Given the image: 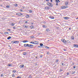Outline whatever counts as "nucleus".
Listing matches in <instances>:
<instances>
[{"instance_id": "nucleus-20", "label": "nucleus", "mask_w": 78, "mask_h": 78, "mask_svg": "<svg viewBox=\"0 0 78 78\" xmlns=\"http://www.w3.org/2000/svg\"><path fill=\"white\" fill-rule=\"evenodd\" d=\"M27 52H24V53H23V55H27Z\"/></svg>"}, {"instance_id": "nucleus-55", "label": "nucleus", "mask_w": 78, "mask_h": 78, "mask_svg": "<svg viewBox=\"0 0 78 78\" xmlns=\"http://www.w3.org/2000/svg\"><path fill=\"white\" fill-rule=\"evenodd\" d=\"M7 30H8V31H11V29H8Z\"/></svg>"}, {"instance_id": "nucleus-22", "label": "nucleus", "mask_w": 78, "mask_h": 78, "mask_svg": "<svg viewBox=\"0 0 78 78\" xmlns=\"http://www.w3.org/2000/svg\"><path fill=\"white\" fill-rule=\"evenodd\" d=\"M56 2L58 3V2H60V1L59 0H55Z\"/></svg>"}, {"instance_id": "nucleus-53", "label": "nucleus", "mask_w": 78, "mask_h": 78, "mask_svg": "<svg viewBox=\"0 0 78 78\" xmlns=\"http://www.w3.org/2000/svg\"><path fill=\"white\" fill-rule=\"evenodd\" d=\"M20 11L21 12H22L23 10H22V9H20Z\"/></svg>"}, {"instance_id": "nucleus-41", "label": "nucleus", "mask_w": 78, "mask_h": 78, "mask_svg": "<svg viewBox=\"0 0 78 78\" xmlns=\"http://www.w3.org/2000/svg\"><path fill=\"white\" fill-rule=\"evenodd\" d=\"M15 6H17V4H15Z\"/></svg>"}, {"instance_id": "nucleus-9", "label": "nucleus", "mask_w": 78, "mask_h": 78, "mask_svg": "<svg viewBox=\"0 0 78 78\" xmlns=\"http://www.w3.org/2000/svg\"><path fill=\"white\" fill-rule=\"evenodd\" d=\"M64 19H65V20H68L69 19V17H64Z\"/></svg>"}, {"instance_id": "nucleus-64", "label": "nucleus", "mask_w": 78, "mask_h": 78, "mask_svg": "<svg viewBox=\"0 0 78 78\" xmlns=\"http://www.w3.org/2000/svg\"><path fill=\"white\" fill-rule=\"evenodd\" d=\"M77 47H78V46H77Z\"/></svg>"}, {"instance_id": "nucleus-16", "label": "nucleus", "mask_w": 78, "mask_h": 78, "mask_svg": "<svg viewBox=\"0 0 78 78\" xmlns=\"http://www.w3.org/2000/svg\"><path fill=\"white\" fill-rule=\"evenodd\" d=\"M8 66H9V67H12V64H8Z\"/></svg>"}, {"instance_id": "nucleus-62", "label": "nucleus", "mask_w": 78, "mask_h": 78, "mask_svg": "<svg viewBox=\"0 0 78 78\" xmlns=\"http://www.w3.org/2000/svg\"><path fill=\"white\" fill-rule=\"evenodd\" d=\"M76 19H78V17Z\"/></svg>"}, {"instance_id": "nucleus-42", "label": "nucleus", "mask_w": 78, "mask_h": 78, "mask_svg": "<svg viewBox=\"0 0 78 78\" xmlns=\"http://www.w3.org/2000/svg\"><path fill=\"white\" fill-rule=\"evenodd\" d=\"M62 66H64V63H62Z\"/></svg>"}, {"instance_id": "nucleus-30", "label": "nucleus", "mask_w": 78, "mask_h": 78, "mask_svg": "<svg viewBox=\"0 0 78 78\" xmlns=\"http://www.w3.org/2000/svg\"><path fill=\"white\" fill-rule=\"evenodd\" d=\"M23 27L24 28H28V26L26 25H24Z\"/></svg>"}, {"instance_id": "nucleus-35", "label": "nucleus", "mask_w": 78, "mask_h": 78, "mask_svg": "<svg viewBox=\"0 0 78 78\" xmlns=\"http://www.w3.org/2000/svg\"><path fill=\"white\" fill-rule=\"evenodd\" d=\"M14 41H11V44H14Z\"/></svg>"}, {"instance_id": "nucleus-32", "label": "nucleus", "mask_w": 78, "mask_h": 78, "mask_svg": "<svg viewBox=\"0 0 78 78\" xmlns=\"http://www.w3.org/2000/svg\"><path fill=\"white\" fill-rule=\"evenodd\" d=\"M75 73V71H74V72L73 71L72 72V73L71 74V75H73V74H74V73Z\"/></svg>"}, {"instance_id": "nucleus-27", "label": "nucleus", "mask_w": 78, "mask_h": 78, "mask_svg": "<svg viewBox=\"0 0 78 78\" xmlns=\"http://www.w3.org/2000/svg\"><path fill=\"white\" fill-rule=\"evenodd\" d=\"M12 72H13L14 73H16V70L14 69L12 71Z\"/></svg>"}, {"instance_id": "nucleus-63", "label": "nucleus", "mask_w": 78, "mask_h": 78, "mask_svg": "<svg viewBox=\"0 0 78 78\" xmlns=\"http://www.w3.org/2000/svg\"><path fill=\"white\" fill-rule=\"evenodd\" d=\"M73 64H74V63H73Z\"/></svg>"}, {"instance_id": "nucleus-54", "label": "nucleus", "mask_w": 78, "mask_h": 78, "mask_svg": "<svg viewBox=\"0 0 78 78\" xmlns=\"http://www.w3.org/2000/svg\"><path fill=\"white\" fill-rule=\"evenodd\" d=\"M1 76H3V74H1Z\"/></svg>"}, {"instance_id": "nucleus-31", "label": "nucleus", "mask_w": 78, "mask_h": 78, "mask_svg": "<svg viewBox=\"0 0 78 78\" xmlns=\"http://www.w3.org/2000/svg\"><path fill=\"white\" fill-rule=\"evenodd\" d=\"M67 43H69V44L70 43V41H69V40H67Z\"/></svg>"}, {"instance_id": "nucleus-50", "label": "nucleus", "mask_w": 78, "mask_h": 78, "mask_svg": "<svg viewBox=\"0 0 78 78\" xmlns=\"http://www.w3.org/2000/svg\"><path fill=\"white\" fill-rule=\"evenodd\" d=\"M12 77H13V76H14V75L12 74Z\"/></svg>"}, {"instance_id": "nucleus-57", "label": "nucleus", "mask_w": 78, "mask_h": 78, "mask_svg": "<svg viewBox=\"0 0 78 78\" xmlns=\"http://www.w3.org/2000/svg\"><path fill=\"white\" fill-rule=\"evenodd\" d=\"M73 68L74 69H75V68H76L75 66H73Z\"/></svg>"}, {"instance_id": "nucleus-37", "label": "nucleus", "mask_w": 78, "mask_h": 78, "mask_svg": "<svg viewBox=\"0 0 78 78\" xmlns=\"http://www.w3.org/2000/svg\"><path fill=\"white\" fill-rule=\"evenodd\" d=\"M29 11L30 12H32V11L31 10H29Z\"/></svg>"}, {"instance_id": "nucleus-58", "label": "nucleus", "mask_w": 78, "mask_h": 78, "mask_svg": "<svg viewBox=\"0 0 78 78\" xmlns=\"http://www.w3.org/2000/svg\"><path fill=\"white\" fill-rule=\"evenodd\" d=\"M46 1H47V2H48V1H49V0H46Z\"/></svg>"}, {"instance_id": "nucleus-5", "label": "nucleus", "mask_w": 78, "mask_h": 78, "mask_svg": "<svg viewBox=\"0 0 78 78\" xmlns=\"http://www.w3.org/2000/svg\"><path fill=\"white\" fill-rule=\"evenodd\" d=\"M49 18H50L51 19H55V17H53V16H49Z\"/></svg>"}, {"instance_id": "nucleus-13", "label": "nucleus", "mask_w": 78, "mask_h": 78, "mask_svg": "<svg viewBox=\"0 0 78 78\" xmlns=\"http://www.w3.org/2000/svg\"><path fill=\"white\" fill-rule=\"evenodd\" d=\"M73 46L74 47H76H76H78V45L74 44L73 45Z\"/></svg>"}, {"instance_id": "nucleus-44", "label": "nucleus", "mask_w": 78, "mask_h": 78, "mask_svg": "<svg viewBox=\"0 0 78 78\" xmlns=\"http://www.w3.org/2000/svg\"><path fill=\"white\" fill-rule=\"evenodd\" d=\"M42 27L44 28H45V25H43V26H42Z\"/></svg>"}, {"instance_id": "nucleus-24", "label": "nucleus", "mask_w": 78, "mask_h": 78, "mask_svg": "<svg viewBox=\"0 0 78 78\" xmlns=\"http://www.w3.org/2000/svg\"><path fill=\"white\" fill-rule=\"evenodd\" d=\"M46 31L48 32L50 31V30H49V29H48L46 30Z\"/></svg>"}, {"instance_id": "nucleus-34", "label": "nucleus", "mask_w": 78, "mask_h": 78, "mask_svg": "<svg viewBox=\"0 0 78 78\" xmlns=\"http://www.w3.org/2000/svg\"><path fill=\"white\" fill-rule=\"evenodd\" d=\"M6 8H9V5L6 6Z\"/></svg>"}, {"instance_id": "nucleus-19", "label": "nucleus", "mask_w": 78, "mask_h": 78, "mask_svg": "<svg viewBox=\"0 0 78 78\" xmlns=\"http://www.w3.org/2000/svg\"><path fill=\"white\" fill-rule=\"evenodd\" d=\"M45 48H47V49H49V48H50L49 47L47 46H45Z\"/></svg>"}, {"instance_id": "nucleus-48", "label": "nucleus", "mask_w": 78, "mask_h": 78, "mask_svg": "<svg viewBox=\"0 0 78 78\" xmlns=\"http://www.w3.org/2000/svg\"><path fill=\"white\" fill-rule=\"evenodd\" d=\"M47 55H49V52H47Z\"/></svg>"}, {"instance_id": "nucleus-28", "label": "nucleus", "mask_w": 78, "mask_h": 78, "mask_svg": "<svg viewBox=\"0 0 78 78\" xmlns=\"http://www.w3.org/2000/svg\"><path fill=\"white\" fill-rule=\"evenodd\" d=\"M71 39H74V37H73V36H72L71 37Z\"/></svg>"}, {"instance_id": "nucleus-2", "label": "nucleus", "mask_w": 78, "mask_h": 78, "mask_svg": "<svg viewBox=\"0 0 78 78\" xmlns=\"http://www.w3.org/2000/svg\"><path fill=\"white\" fill-rule=\"evenodd\" d=\"M16 15H17V16H22V15H23V14H22V13H21L17 12L16 13Z\"/></svg>"}, {"instance_id": "nucleus-25", "label": "nucleus", "mask_w": 78, "mask_h": 78, "mask_svg": "<svg viewBox=\"0 0 78 78\" xmlns=\"http://www.w3.org/2000/svg\"><path fill=\"white\" fill-rule=\"evenodd\" d=\"M30 28H31V29H33V28H34V26H30Z\"/></svg>"}, {"instance_id": "nucleus-3", "label": "nucleus", "mask_w": 78, "mask_h": 78, "mask_svg": "<svg viewBox=\"0 0 78 78\" xmlns=\"http://www.w3.org/2000/svg\"><path fill=\"white\" fill-rule=\"evenodd\" d=\"M24 46L25 47H29V44H24Z\"/></svg>"}, {"instance_id": "nucleus-8", "label": "nucleus", "mask_w": 78, "mask_h": 78, "mask_svg": "<svg viewBox=\"0 0 78 78\" xmlns=\"http://www.w3.org/2000/svg\"><path fill=\"white\" fill-rule=\"evenodd\" d=\"M30 44H37V43H35L34 42H30Z\"/></svg>"}, {"instance_id": "nucleus-21", "label": "nucleus", "mask_w": 78, "mask_h": 78, "mask_svg": "<svg viewBox=\"0 0 78 78\" xmlns=\"http://www.w3.org/2000/svg\"><path fill=\"white\" fill-rule=\"evenodd\" d=\"M61 41L62 42H63L64 43V41H65V39H62L61 40Z\"/></svg>"}, {"instance_id": "nucleus-4", "label": "nucleus", "mask_w": 78, "mask_h": 78, "mask_svg": "<svg viewBox=\"0 0 78 78\" xmlns=\"http://www.w3.org/2000/svg\"><path fill=\"white\" fill-rule=\"evenodd\" d=\"M34 46L32 44H29V48H33Z\"/></svg>"}, {"instance_id": "nucleus-26", "label": "nucleus", "mask_w": 78, "mask_h": 78, "mask_svg": "<svg viewBox=\"0 0 78 78\" xmlns=\"http://www.w3.org/2000/svg\"><path fill=\"white\" fill-rule=\"evenodd\" d=\"M10 25H11V26H14V23H12L10 24Z\"/></svg>"}, {"instance_id": "nucleus-15", "label": "nucleus", "mask_w": 78, "mask_h": 78, "mask_svg": "<svg viewBox=\"0 0 78 78\" xmlns=\"http://www.w3.org/2000/svg\"><path fill=\"white\" fill-rule=\"evenodd\" d=\"M67 40H65V41L63 42V43H64V44H67Z\"/></svg>"}, {"instance_id": "nucleus-43", "label": "nucleus", "mask_w": 78, "mask_h": 78, "mask_svg": "<svg viewBox=\"0 0 78 78\" xmlns=\"http://www.w3.org/2000/svg\"><path fill=\"white\" fill-rule=\"evenodd\" d=\"M59 72H62V70L61 69L59 70Z\"/></svg>"}, {"instance_id": "nucleus-1", "label": "nucleus", "mask_w": 78, "mask_h": 78, "mask_svg": "<svg viewBox=\"0 0 78 78\" xmlns=\"http://www.w3.org/2000/svg\"><path fill=\"white\" fill-rule=\"evenodd\" d=\"M47 5L48 6H51V7H53V4L51 3L48 2L47 3Z\"/></svg>"}, {"instance_id": "nucleus-60", "label": "nucleus", "mask_w": 78, "mask_h": 78, "mask_svg": "<svg viewBox=\"0 0 78 78\" xmlns=\"http://www.w3.org/2000/svg\"><path fill=\"white\" fill-rule=\"evenodd\" d=\"M69 30H71V29L70 28H69Z\"/></svg>"}, {"instance_id": "nucleus-29", "label": "nucleus", "mask_w": 78, "mask_h": 78, "mask_svg": "<svg viewBox=\"0 0 78 78\" xmlns=\"http://www.w3.org/2000/svg\"><path fill=\"white\" fill-rule=\"evenodd\" d=\"M5 34H9V33L8 32H5Z\"/></svg>"}, {"instance_id": "nucleus-61", "label": "nucleus", "mask_w": 78, "mask_h": 78, "mask_svg": "<svg viewBox=\"0 0 78 78\" xmlns=\"http://www.w3.org/2000/svg\"><path fill=\"white\" fill-rule=\"evenodd\" d=\"M31 25H33V23H31Z\"/></svg>"}, {"instance_id": "nucleus-46", "label": "nucleus", "mask_w": 78, "mask_h": 78, "mask_svg": "<svg viewBox=\"0 0 78 78\" xmlns=\"http://www.w3.org/2000/svg\"><path fill=\"white\" fill-rule=\"evenodd\" d=\"M31 38H34V36H31Z\"/></svg>"}, {"instance_id": "nucleus-45", "label": "nucleus", "mask_w": 78, "mask_h": 78, "mask_svg": "<svg viewBox=\"0 0 78 78\" xmlns=\"http://www.w3.org/2000/svg\"><path fill=\"white\" fill-rule=\"evenodd\" d=\"M41 46H38V48H41Z\"/></svg>"}, {"instance_id": "nucleus-11", "label": "nucleus", "mask_w": 78, "mask_h": 78, "mask_svg": "<svg viewBox=\"0 0 78 78\" xmlns=\"http://www.w3.org/2000/svg\"><path fill=\"white\" fill-rule=\"evenodd\" d=\"M44 9H49V7L48 6H47L45 7Z\"/></svg>"}, {"instance_id": "nucleus-12", "label": "nucleus", "mask_w": 78, "mask_h": 78, "mask_svg": "<svg viewBox=\"0 0 78 78\" xmlns=\"http://www.w3.org/2000/svg\"><path fill=\"white\" fill-rule=\"evenodd\" d=\"M20 68H23L24 67V65H22L20 66Z\"/></svg>"}, {"instance_id": "nucleus-36", "label": "nucleus", "mask_w": 78, "mask_h": 78, "mask_svg": "<svg viewBox=\"0 0 78 78\" xmlns=\"http://www.w3.org/2000/svg\"><path fill=\"white\" fill-rule=\"evenodd\" d=\"M42 56H43V55H40V58H42Z\"/></svg>"}, {"instance_id": "nucleus-10", "label": "nucleus", "mask_w": 78, "mask_h": 78, "mask_svg": "<svg viewBox=\"0 0 78 78\" xmlns=\"http://www.w3.org/2000/svg\"><path fill=\"white\" fill-rule=\"evenodd\" d=\"M23 43H26V42H28V41L27 40H25L23 41Z\"/></svg>"}, {"instance_id": "nucleus-23", "label": "nucleus", "mask_w": 78, "mask_h": 78, "mask_svg": "<svg viewBox=\"0 0 78 78\" xmlns=\"http://www.w3.org/2000/svg\"><path fill=\"white\" fill-rule=\"evenodd\" d=\"M40 46H41V47H42V46H43V45H44V44L42 43H40Z\"/></svg>"}, {"instance_id": "nucleus-52", "label": "nucleus", "mask_w": 78, "mask_h": 78, "mask_svg": "<svg viewBox=\"0 0 78 78\" xmlns=\"http://www.w3.org/2000/svg\"><path fill=\"white\" fill-rule=\"evenodd\" d=\"M13 29H16V28H15V27H13Z\"/></svg>"}, {"instance_id": "nucleus-38", "label": "nucleus", "mask_w": 78, "mask_h": 78, "mask_svg": "<svg viewBox=\"0 0 78 78\" xmlns=\"http://www.w3.org/2000/svg\"><path fill=\"white\" fill-rule=\"evenodd\" d=\"M56 62H58V59H56L55 61Z\"/></svg>"}, {"instance_id": "nucleus-59", "label": "nucleus", "mask_w": 78, "mask_h": 78, "mask_svg": "<svg viewBox=\"0 0 78 78\" xmlns=\"http://www.w3.org/2000/svg\"><path fill=\"white\" fill-rule=\"evenodd\" d=\"M22 8H25V7H23V6Z\"/></svg>"}, {"instance_id": "nucleus-47", "label": "nucleus", "mask_w": 78, "mask_h": 78, "mask_svg": "<svg viewBox=\"0 0 78 78\" xmlns=\"http://www.w3.org/2000/svg\"><path fill=\"white\" fill-rule=\"evenodd\" d=\"M25 23H28V22H27V21H26Z\"/></svg>"}, {"instance_id": "nucleus-56", "label": "nucleus", "mask_w": 78, "mask_h": 78, "mask_svg": "<svg viewBox=\"0 0 78 78\" xmlns=\"http://www.w3.org/2000/svg\"><path fill=\"white\" fill-rule=\"evenodd\" d=\"M64 51H66L67 50H66V49H64Z\"/></svg>"}, {"instance_id": "nucleus-7", "label": "nucleus", "mask_w": 78, "mask_h": 78, "mask_svg": "<svg viewBox=\"0 0 78 78\" xmlns=\"http://www.w3.org/2000/svg\"><path fill=\"white\" fill-rule=\"evenodd\" d=\"M19 42L18 41H14V44H19Z\"/></svg>"}, {"instance_id": "nucleus-33", "label": "nucleus", "mask_w": 78, "mask_h": 78, "mask_svg": "<svg viewBox=\"0 0 78 78\" xmlns=\"http://www.w3.org/2000/svg\"><path fill=\"white\" fill-rule=\"evenodd\" d=\"M69 75V73H66V76H68Z\"/></svg>"}, {"instance_id": "nucleus-14", "label": "nucleus", "mask_w": 78, "mask_h": 78, "mask_svg": "<svg viewBox=\"0 0 78 78\" xmlns=\"http://www.w3.org/2000/svg\"><path fill=\"white\" fill-rule=\"evenodd\" d=\"M11 38H12L11 37L9 36L7 37V39H8V40H9V39H11Z\"/></svg>"}, {"instance_id": "nucleus-40", "label": "nucleus", "mask_w": 78, "mask_h": 78, "mask_svg": "<svg viewBox=\"0 0 78 78\" xmlns=\"http://www.w3.org/2000/svg\"><path fill=\"white\" fill-rule=\"evenodd\" d=\"M31 75H30V76H29L28 77V78H31Z\"/></svg>"}, {"instance_id": "nucleus-17", "label": "nucleus", "mask_w": 78, "mask_h": 78, "mask_svg": "<svg viewBox=\"0 0 78 78\" xmlns=\"http://www.w3.org/2000/svg\"><path fill=\"white\" fill-rule=\"evenodd\" d=\"M68 3H69V2L66 1L65 2V5H68Z\"/></svg>"}, {"instance_id": "nucleus-51", "label": "nucleus", "mask_w": 78, "mask_h": 78, "mask_svg": "<svg viewBox=\"0 0 78 78\" xmlns=\"http://www.w3.org/2000/svg\"><path fill=\"white\" fill-rule=\"evenodd\" d=\"M51 2H53V0H50Z\"/></svg>"}, {"instance_id": "nucleus-18", "label": "nucleus", "mask_w": 78, "mask_h": 78, "mask_svg": "<svg viewBox=\"0 0 78 78\" xmlns=\"http://www.w3.org/2000/svg\"><path fill=\"white\" fill-rule=\"evenodd\" d=\"M26 18H29V17H30V16L28 15H27L26 16Z\"/></svg>"}, {"instance_id": "nucleus-39", "label": "nucleus", "mask_w": 78, "mask_h": 78, "mask_svg": "<svg viewBox=\"0 0 78 78\" xmlns=\"http://www.w3.org/2000/svg\"><path fill=\"white\" fill-rule=\"evenodd\" d=\"M34 43H37V44H38V42H37V41H34Z\"/></svg>"}, {"instance_id": "nucleus-6", "label": "nucleus", "mask_w": 78, "mask_h": 78, "mask_svg": "<svg viewBox=\"0 0 78 78\" xmlns=\"http://www.w3.org/2000/svg\"><path fill=\"white\" fill-rule=\"evenodd\" d=\"M68 8V7L67 6H63L62 8V9H66V8Z\"/></svg>"}, {"instance_id": "nucleus-49", "label": "nucleus", "mask_w": 78, "mask_h": 78, "mask_svg": "<svg viewBox=\"0 0 78 78\" xmlns=\"http://www.w3.org/2000/svg\"><path fill=\"white\" fill-rule=\"evenodd\" d=\"M58 2H56V5H57V6H58Z\"/></svg>"}]
</instances>
